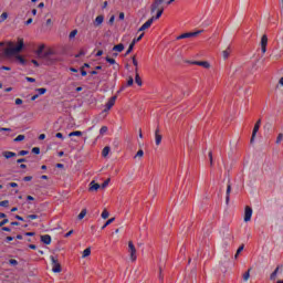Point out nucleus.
Masks as SVG:
<instances>
[{"label":"nucleus","mask_w":283,"mask_h":283,"mask_svg":"<svg viewBox=\"0 0 283 283\" xmlns=\"http://www.w3.org/2000/svg\"><path fill=\"white\" fill-rule=\"evenodd\" d=\"M101 186L96 181H91L88 185V191H98Z\"/></svg>","instance_id":"12"},{"label":"nucleus","mask_w":283,"mask_h":283,"mask_svg":"<svg viewBox=\"0 0 283 283\" xmlns=\"http://www.w3.org/2000/svg\"><path fill=\"white\" fill-rule=\"evenodd\" d=\"M109 153H111V147H105V148H103V150H102V156L103 157H107L108 155H109Z\"/></svg>","instance_id":"26"},{"label":"nucleus","mask_w":283,"mask_h":283,"mask_svg":"<svg viewBox=\"0 0 283 283\" xmlns=\"http://www.w3.org/2000/svg\"><path fill=\"white\" fill-rule=\"evenodd\" d=\"M32 153H33L34 155H39V154H41V148H39V147H33V148H32Z\"/></svg>","instance_id":"40"},{"label":"nucleus","mask_w":283,"mask_h":283,"mask_svg":"<svg viewBox=\"0 0 283 283\" xmlns=\"http://www.w3.org/2000/svg\"><path fill=\"white\" fill-rule=\"evenodd\" d=\"M51 261H52V271L54 273H61L62 266H61V263L57 261V259L54 255H51Z\"/></svg>","instance_id":"3"},{"label":"nucleus","mask_w":283,"mask_h":283,"mask_svg":"<svg viewBox=\"0 0 283 283\" xmlns=\"http://www.w3.org/2000/svg\"><path fill=\"white\" fill-rule=\"evenodd\" d=\"M208 156H209V159H210V166H213V153L209 151Z\"/></svg>","instance_id":"44"},{"label":"nucleus","mask_w":283,"mask_h":283,"mask_svg":"<svg viewBox=\"0 0 283 283\" xmlns=\"http://www.w3.org/2000/svg\"><path fill=\"white\" fill-rule=\"evenodd\" d=\"M106 62L109 64V65H115L116 64V60L109 57V56H106Z\"/></svg>","instance_id":"30"},{"label":"nucleus","mask_w":283,"mask_h":283,"mask_svg":"<svg viewBox=\"0 0 283 283\" xmlns=\"http://www.w3.org/2000/svg\"><path fill=\"white\" fill-rule=\"evenodd\" d=\"M28 83H35V78L34 77H25Z\"/></svg>","instance_id":"52"},{"label":"nucleus","mask_w":283,"mask_h":283,"mask_svg":"<svg viewBox=\"0 0 283 283\" xmlns=\"http://www.w3.org/2000/svg\"><path fill=\"white\" fill-rule=\"evenodd\" d=\"M107 133V127L106 126H102L99 129V134L101 135H105Z\"/></svg>","instance_id":"41"},{"label":"nucleus","mask_w":283,"mask_h":283,"mask_svg":"<svg viewBox=\"0 0 283 283\" xmlns=\"http://www.w3.org/2000/svg\"><path fill=\"white\" fill-rule=\"evenodd\" d=\"M161 2L154 1L153 4H150V13H155L157 10L161 9Z\"/></svg>","instance_id":"11"},{"label":"nucleus","mask_w":283,"mask_h":283,"mask_svg":"<svg viewBox=\"0 0 283 283\" xmlns=\"http://www.w3.org/2000/svg\"><path fill=\"white\" fill-rule=\"evenodd\" d=\"M77 35V30H73L71 33H69V39H75V36Z\"/></svg>","instance_id":"36"},{"label":"nucleus","mask_w":283,"mask_h":283,"mask_svg":"<svg viewBox=\"0 0 283 283\" xmlns=\"http://www.w3.org/2000/svg\"><path fill=\"white\" fill-rule=\"evenodd\" d=\"M25 182H29L32 180V176H25L24 179H23Z\"/></svg>","instance_id":"57"},{"label":"nucleus","mask_w":283,"mask_h":283,"mask_svg":"<svg viewBox=\"0 0 283 283\" xmlns=\"http://www.w3.org/2000/svg\"><path fill=\"white\" fill-rule=\"evenodd\" d=\"M29 151L28 150H21L18 153V156H28Z\"/></svg>","instance_id":"48"},{"label":"nucleus","mask_w":283,"mask_h":283,"mask_svg":"<svg viewBox=\"0 0 283 283\" xmlns=\"http://www.w3.org/2000/svg\"><path fill=\"white\" fill-rule=\"evenodd\" d=\"M137 157H139V158H142V157H144V150H138L137 153H136V155H135V158H137Z\"/></svg>","instance_id":"46"},{"label":"nucleus","mask_w":283,"mask_h":283,"mask_svg":"<svg viewBox=\"0 0 283 283\" xmlns=\"http://www.w3.org/2000/svg\"><path fill=\"white\" fill-rule=\"evenodd\" d=\"M73 136L82 137L83 133L81 130H74V132L69 134V137H73Z\"/></svg>","instance_id":"25"},{"label":"nucleus","mask_w":283,"mask_h":283,"mask_svg":"<svg viewBox=\"0 0 283 283\" xmlns=\"http://www.w3.org/2000/svg\"><path fill=\"white\" fill-rule=\"evenodd\" d=\"M44 48H45V45H44V44H41V45L39 46V49L36 50V54H38V56H39L40 59H45V57H48V56L51 54V52H45L44 54H42L43 51H44Z\"/></svg>","instance_id":"8"},{"label":"nucleus","mask_w":283,"mask_h":283,"mask_svg":"<svg viewBox=\"0 0 283 283\" xmlns=\"http://www.w3.org/2000/svg\"><path fill=\"white\" fill-rule=\"evenodd\" d=\"M280 14H281V18H283V0H281V12H280Z\"/></svg>","instance_id":"60"},{"label":"nucleus","mask_w":283,"mask_h":283,"mask_svg":"<svg viewBox=\"0 0 283 283\" xmlns=\"http://www.w3.org/2000/svg\"><path fill=\"white\" fill-rule=\"evenodd\" d=\"M91 248L85 249L84 252H82V259H86L87 256L91 255Z\"/></svg>","instance_id":"24"},{"label":"nucleus","mask_w":283,"mask_h":283,"mask_svg":"<svg viewBox=\"0 0 283 283\" xmlns=\"http://www.w3.org/2000/svg\"><path fill=\"white\" fill-rule=\"evenodd\" d=\"M17 60L19 61L20 64L25 65V60L23 59L22 55H17Z\"/></svg>","instance_id":"35"},{"label":"nucleus","mask_w":283,"mask_h":283,"mask_svg":"<svg viewBox=\"0 0 283 283\" xmlns=\"http://www.w3.org/2000/svg\"><path fill=\"white\" fill-rule=\"evenodd\" d=\"M103 22H104V15H97V18H95L94 25L96 27L102 25Z\"/></svg>","instance_id":"17"},{"label":"nucleus","mask_w":283,"mask_h":283,"mask_svg":"<svg viewBox=\"0 0 283 283\" xmlns=\"http://www.w3.org/2000/svg\"><path fill=\"white\" fill-rule=\"evenodd\" d=\"M9 263H10V265H18V261L14 260V259H11V260L9 261Z\"/></svg>","instance_id":"53"},{"label":"nucleus","mask_w":283,"mask_h":283,"mask_svg":"<svg viewBox=\"0 0 283 283\" xmlns=\"http://www.w3.org/2000/svg\"><path fill=\"white\" fill-rule=\"evenodd\" d=\"M154 23V18H150L148 21H146V23H144L139 30H137V32H142V31H146L148 29H150V27L153 25Z\"/></svg>","instance_id":"10"},{"label":"nucleus","mask_w":283,"mask_h":283,"mask_svg":"<svg viewBox=\"0 0 283 283\" xmlns=\"http://www.w3.org/2000/svg\"><path fill=\"white\" fill-rule=\"evenodd\" d=\"M22 104H23V101L21 98L15 99V105H22Z\"/></svg>","instance_id":"56"},{"label":"nucleus","mask_w":283,"mask_h":283,"mask_svg":"<svg viewBox=\"0 0 283 283\" xmlns=\"http://www.w3.org/2000/svg\"><path fill=\"white\" fill-rule=\"evenodd\" d=\"M249 279H250V269L248 270V272L243 273V281L248 282Z\"/></svg>","instance_id":"32"},{"label":"nucleus","mask_w":283,"mask_h":283,"mask_svg":"<svg viewBox=\"0 0 283 283\" xmlns=\"http://www.w3.org/2000/svg\"><path fill=\"white\" fill-rule=\"evenodd\" d=\"M0 19L3 22L6 19H8V13L3 12L2 15H0Z\"/></svg>","instance_id":"49"},{"label":"nucleus","mask_w":283,"mask_h":283,"mask_svg":"<svg viewBox=\"0 0 283 283\" xmlns=\"http://www.w3.org/2000/svg\"><path fill=\"white\" fill-rule=\"evenodd\" d=\"M104 54L103 50H98L97 54H95V56L99 57Z\"/></svg>","instance_id":"59"},{"label":"nucleus","mask_w":283,"mask_h":283,"mask_svg":"<svg viewBox=\"0 0 283 283\" xmlns=\"http://www.w3.org/2000/svg\"><path fill=\"white\" fill-rule=\"evenodd\" d=\"M128 253H129V259L133 262L137 261V249L136 245H134L133 241L128 242Z\"/></svg>","instance_id":"2"},{"label":"nucleus","mask_w":283,"mask_h":283,"mask_svg":"<svg viewBox=\"0 0 283 283\" xmlns=\"http://www.w3.org/2000/svg\"><path fill=\"white\" fill-rule=\"evenodd\" d=\"M159 133H160V130H159V128H157L155 132V142H156L157 146H159L161 144V135Z\"/></svg>","instance_id":"14"},{"label":"nucleus","mask_w":283,"mask_h":283,"mask_svg":"<svg viewBox=\"0 0 283 283\" xmlns=\"http://www.w3.org/2000/svg\"><path fill=\"white\" fill-rule=\"evenodd\" d=\"M8 223H9V220L4 219L3 221H0V227H3L4 224H8Z\"/></svg>","instance_id":"54"},{"label":"nucleus","mask_w":283,"mask_h":283,"mask_svg":"<svg viewBox=\"0 0 283 283\" xmlns=\"http://www.w3.org/2000/svg\"><path fill=\"white\" fill-rule=\"evenodd\" d=\"M134 84V78L132 76L128 77L127 86L130 87Z\"/></svg>","instance_id":"45"},{"label":"nucleus","mask_w":283,"mask_h":283,"mask_svg":"<svg viewBox=\"0 0 283 283\" xmlns=\"http://www.w3.org/2000/svg\"><path fill=\"white\" fill-rule=\"evenodd\" d=\"M203 32H205V30H198L197 32L182 33L177 36V40L188 39V38H192V36H199Z\"/></svg>","instance_id":"4"},{"label":"nucleus","mask_w":283,"mask_h":283,"mask_svg":"<svg viewBox=\"0 0 283 283\" xmlns=\"http://www.w3.org/2000/svg\"><path fill=\"white\" fill-rule=\"evenodd\" d=\"M17 163L22 164V163H27V160L24 158H22V159H18Z\"/></svg>","instance_id":"63"},{"label":"nucleus","mask_w":283,"mask_h":283,"mask_svg":"<svg viewBox=\"0 0 283 283\" xmlns=\"http://www.w3.org/2000/svg\"><path fill=\"white\" fill-rule=\"evenodd\" d=\"M55 138L64 139V137H63V134H62V133H57V134H55Z\"/></svg>","instance_id":"55"},{"label":"nucleus","mask_w":283,"mask_h":283,"mask_svg":"<svg viewBox=\"0 0 283 283\" xmlns=\"http://www.w3.org/2000/svg\"><path fill=\"white\" fill-rule=\"evenodd\" d=\"M243 249H244V245H243V244L240 245V247L238 248V250H237V255H240V253L243 251Z\"/></svg>","instance_id":"50"},{"label":"nucleus","mask_w":283,"mask_h":283,"mask_svg":"<svg viewBox=\"0 0 283 283\" xmlns=\"http://www.w3.org/2000/svg\"><path fill=\"white\" fill-rule=\"evenodd\" d=\"M36 92L39 93L38 95H44L45 93H48V90H45V88H38Z\"/></svg>","instance_id":"38"},{"label":"nucleus","mask_w":283,"mask_h":283,"mask_svg":"<svg viewBox=\"0 0 283 283\" xmlns=\"http://www.w3.org/2000/svg\"><path fill=\"white\" fill-rule=\"evenodd\" d=\"M8 206H9V200H3L0 202V207L8 208Z\"/></svg>","instance_id":"43"},{"label":"nucleus","mask_w":283,"mask_h":283,"mask_svg":"<svg viewBox=\"0 0 283 283\" xmlns=\"http://www.w3.org/2000/svg\"><path fill=\"white\" fill-rule=\"evenodd\" d=\"M117 95L112 96L106 103V108L104 112H109L114 105H116Z\"/></svg>","instance_id":"5"},{"label":"nucleus","mask_w":283,"mask_h":283,"mask_svg":"<svg viewBox=\"0 0 283 283\" xmlns=\"http://www.w3.org/2000/svg\"><path fill=\"white\" fill-rule=\"evenodd\" d=\"M164 11H165L164 8H160L159 10H157L156 15L153 17V18H154V21L160 19Z\"/></svg>","instance_id":"23"},{"label":"nucleus","mask_w":283,"mask_h":283,"mask_svg":"<svg viewBox=\"0 0 283 283\" xmlns=\"http://www.w3.org/2000/svg\"><path fill=\"white\" fill-rule=\"evenodd\" d=\"M144 36H145V33H140L139 36L133 39V42H130V44L136 45L137 42H140V40L144 39Z\"/></svg>","instance_id":"22"},{"label":"nucleus","mask_w":283,"mask_h":283,"mask_svg":"<svg viewBox=\"0 0 283 283\" xmlns=\"http://www.w3.org/2000/svg\"><path fill=\"white\" fill-rule=\"evenodd\" d=\"M193 65L202 66L203 69L208 70L211 67V64L209 62H192Z\"/></svg>","instance_id":"15"},{"label":"nucleus","mask_w":283,"mask_h":283,"mask_svg":"<svg viewBox=\"0 0 283 283\" xmlns=\"http://www.w3.org/2000/svg\"><path fill=\"white\" fill-rule=\"evenodd\" d=\"M134 46H136L134 43H130L129 46H128V50L126 52V55L130 54L134 50Z\"/></svg>","instance_id":"37"},{"label":"nucleus","mask_w":283,"mask_h":283,"mask_svg":"<svg viewBox=\"0 0 283 283\" xmlns=\"http://www.w3.org/2000/svg\"><path fill=\"white\" fill-rule=\"evenodd\" d=\"M133 65L138 69V61L136 59V55L133 56Z\"/></svg>","instance_id":"47"},{"label":"nucleus","mask_w":283,"mask_h":283,"mask_svg":"<svg viewBox=\"0 0 283 283\" xmlns=\"http://www.w3.org/2000/svg\"><path fill=\"white\" fill-rule=\"evenodd\" d=\"M86 52L84 50H81L80 53L75 55V57H81V56H84Z\"/></svg>","instance_id":"51"},{"label":"nucleus","mask_w":283,"mask_h":283,"mask_svg":"<svg viewBox=\"0 0 283 283\" xmlns=\"http://www.w3.org/2000/svg\"><path fill=\"white\" fill-rule=\"evenodd\" d=\"M282 140H283V134L280 133V134L277 135V137H276V145H281Z\"/></svg>","instance_id":"31"},{"label":"nucleus","mask_w":283,"mask_h":283,"mask_svg":"<svg viewBox=\"0 0 283 283\" xmlns=\"http://www.w3.org/2000/svg\"><path fill=\"white\" fill-rule=\"evenodd\" d=\"M232 191V186L228 185V188L226 190V203H229L230 201V192Z\"/></svg>","instance_id":"19"},{"label":"nucleus","mask_w":283,"mask_h":283,"mask_svg":"<svg viewBox=\"0 0 283 283\" xmlns=\"http://www.w3.org/2000/svg\"><path fill=\"white\" fill-rule=\"evenodd\" d=\"M86 216V210H81L80 214H78V220H83Z\"/></svg>","instance_id":"33"},{"label":"nucleus","mask_w":283,"mask_h":283,"mask_svg":"<svg viewBox=\"0 0 283 283\" xmlns=\"http://www.w3.org/2000/svg\"><path fill=\"white\" fill-rule=\"evenodd\" d=\"M280 271V268H276L275 271L272 272L270 280L274 281L276 279L277 272Z\"/></svg>","instance_id":"28"},{"label":"nucleus","mask_w":283,"mask_h":283,"mask_svg":"<svg viewBox=\"0 0 283 283\" xmlns=\"http://www.w3.org/2000/svg\"><path fill=\"white\" fill-rule=\"evenodd\" d=\"M119 19H120V20H124V19H125V13H124V12H120V13H119Z\"/></svg>","instance_id":"64"},{"label":"nucleus","mask_w":283,"mask_h":283,"mask_svg":"<svg viewBox=\"0 0 283 283\" xmlns=\"http://www.w3.org/2000/svg\"><path fill=\"white\" fill-rule=\"evenodd\" d=\"M0 132H11V129L10 128H3V127H0Z\"/></svg>","instance_id":"61"},{"label":"nucleus","mask_w":283,"mask_h":283,"mask_svg":"<svg viewBox=\"0 0 283 283\" xmlns=\"http://www.w3.org/2000/svg\"><path fill=\"white\" fill-rule=\"evenodd\" d=\"M10 187H11V188H17V187H18V184H17V182H10Z\"/></svg>","instance_id":"62"},{"label":"nucleus","mask_w":283,"mask_h":283,"mask_svg":"<svg viewBox=\"0 0 283 283\" xmlns=\"http://www.w3.org/2000/svg\"><path fill=\"white\" fill-rule=\"evenodd\" d=\"M111 182V179H107L106 181H103L102 186H99L102 189H105Z\"/></svg>","instance_id":"39"},{"label":"nucleus","mask_w":283,"mask_h":283,"mask_svg":"<svg viewBox=\"0 0 283 283\" xmlns=\"http://www.w3.org/2000/svg\"><path fill=\"white\" fill-rule=\"evenodd\" d=\"M12 45H13V43H12V42H9V46H10V48H7V49L4 50V54H6L7 56H12V55L18 54V53H20V52L22 51V49H23V46H24L23 39H22V38H19V39H18V45H17V48H11Z\"/></svg>","instance_id":"1"},{"label":"nucleus","mask_w":283,"mask_h":283,"mask_svg":"<svg viewBox=\"0 0 283 283\" xmlns=\"http://www.w3.org/2000/svg\"><path fill=\"white\" fill-rule=\"evenodd\" d=\"M72 234H73V230L66 232L64 237H65V238H70Z\"/></svg>","instance_id":"58"},{"label":"nucleus","mask_w":283,"mask_h":283,"mask_svg":"<svg viewBox=\"0 0 283 283\" xmlns=\"http://www.w3.org/2000/svg\"><path fill=\"white\" fill-rule=\"evenodd\" d=\"M135 83L137 84V86H142V78L138 73V67L135 69Z\"/></svg>","instance_id":"16"},{"label":"nucleus","mask_w":283,"mask_h":283,"mask_svg":"<svg viewBox=\"0 0 283 283\" xmlns=\"http://www.w3.org/2000/svg\"><path fill=\"white\" fill-rule=\"evenodd\" d=\"M25 139L24 135H18V137L15 139H13V142L19 143Z\"/></svg>","instance_id":"34"},{"label":"nucleus","mask_w":283,"mask_h":283,"mask_svg":"<svg viewBox=\"0 0 283 283\" xmlns=\"http://www.w3.org/2000/svg\"><path fill=\"white\" fill-rule=\"evenodd\" d=\"M260 127H261V119H258L256 124L254 125V129L252 130V136H251V144H253L254 142V138L258 134V132L260 130Z\"/></svg>","instance_id":"9"},{"label":"nucleus","mask_w":283,"mask_h":283,"mask_svg":"<svg viewBox=\"0 0 283 283\" xmlns=\"http://www.w3.org/2000/svg\"><path fill=\"white\" fill-rule=\"evenodd\" d=\"M232 53V49L229 46L228 49H226L224 51H222V57L224 60L229 59L230 54Z\"/></svg>","instance_id":"18"},{"label":"nucleus","mask_w":283,"mask_h":283,"mask_svg":"<svg viewBox=\"0 0 283 283\" xmlns=\"http://www.w3.org/2000/svg\"><path fill=\"white\" fill-rule=\"evenodd\" d=\"M2 155H3V157H4L6 159H10V158H12V157H15V156H17V153L4 151V153H2Z\"/></svg>","instance_id":"20"},{"label":"nucleus","mask_w":283,"mask_h":283,"mask_svg":"<svg viewBox=\"0 0 283 283\" xmlns=\"http://www.w3.org/2000/svg\"><path fill=\"white\" fill-rule=\"evenodd\" d=\"M114 220H115L114 218L107 220V221L105 222V224H103L102 230H105L107 226H109V224H112V223L114 222Z\"/></svg>","instance_id":"29"},{"label":"nucleus","mask_w":283,"mask_h":283,"mask_svg":"<svg viewBox=\"0 0 283 283\" xmlns=\"http://www.w3.org/2000/svg\"><path fill=\"white\" fill-rule=\"evenodd\" d=\"M38 218H39V216H36V214L27 216L28 220H38Z\"/></svg>","instance_id":"42"},{"label":"nucleus","mask_w":283,"mask_h":283,"mask_svg":"<svg viewBox=\"0 0 283 283\" xmlns=\"http://www.w3.org/2000/svg\"><path fill=\"white\" fill-rule=\"evenodd\" d=\"M252 216H253V209H251L249 206H245V209H244V222H249L251 220Z\"/></svg>","instance_id":"7"},{"label":"nucleus","mask_w":283,"mask_h":283,"mask_svg":"<svg viewBox=\"0 0 283 283\" xmlns=\"http://www.w3.org/2000/svg\"><path fill=\"white\" fill-rule=\"evenodd\" d=\"M124 49H125L124 44H116L114 45L113 51L122 53Z\"/></svg>","instance_id":"21"},{"label":"nucleus","mask_w":283,"mask_h":283,"mask_svg":"<svg viewBox=\"0 0 283 283\" xmlns=\"http://www.w3.org/2000/svg\"><path fill=\"white\" fill-rule=\"evenodd\" d=\"M41 242L46 245H50L52 242L51 235L50 234L41 235Z\"/></svg>","instance_id":"13"},{"label":"nucleus","mask_w":283,"mask_h":283,"mask_svg":"<svg viewBox=\"0 0 283 283\" xmlns=\"http://www.w3.org/2000/svg\"><path fill=\"white\" fill-rule=\"evenodd\" d=\"M101 217L103 220H107L109 218V211L103 210Z\"/></svg>","instance_id":"27"},{"label":"nucleus","mask_w":283,"mask_h":283,"mask_svg":"<svg viewBox=\"0 0 283 283\" xmlns=\"http://www.w3.org/2000/svg\"><path fill=\"white\" fill-rule=\"evenodd\" d=\"M268 42H269L268 35L263 34V36L260 41V46L262 48V53L263 54H266Z\"/></svg>","instance_id":"6"}]
</instances>
